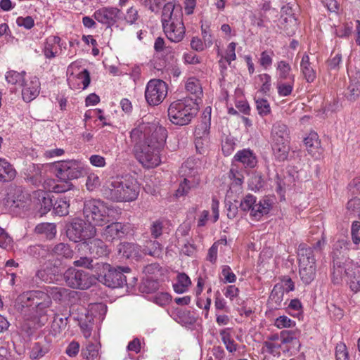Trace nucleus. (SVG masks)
<instances>
[{
    "label": "nucleus",
    "instance_id": "obj_1",
    "mask_svg": "<svg viewBox=\"0 0 360 360\" xmlns=\"http://www.w3.org/2000/svg\"><path fill=\"white\" fill-rule=\"evenodd\" d=\"M130 142L136 159L147 168L160 163V150L167 139V130L158 122H141L130 131Z\"/></svg>",
    "mask_w": 360,
    "mask_h": 360
},
{
    "label": "nucleus",
    "instance_id": "obj_2",
    "mask_svg": "<svg viewBox=\"0 0 360 360\" xmlns=\"http://www.w3.org/2000/svg\"><path fill=\"white\" fill-rule=\"evenodd\" d=\"M139 193V186L131 176L111 177L103 188V196L112 201L130 202L136 200Z\"/></svg>",
    "mask_w": 360,
    "mask_h": 360
},
{
    "label": "nucleus",
    "instance_id": "obj_3",
    "mask_svg": "<svg viewBox=\"0 0 360 360\" xmlns=\"http://www.w3.org/2000/svg\"><path fill=\"white\" fill-rule=\"evenodd\" d=\"M162 25L167 39L175 43L181 41L185 34L182 14L177 11L173 1L166 3L162 8Z\"/></svg>",
    "mask_w": 360,
    "mask_h": 360
},
{
    "label": "nucleus",
    "instance_id": "obj_4",
    "mask_svg": "<svg viewBox=\"0 0 360 360\" xmlns=\"http://www.w3.org/2000/svg\"><path fill=\"white\" fill-rule=\"evenodd\" d=\"M192 98L177 100L172 103L168 108L169 120L176 125L188 124L197 115L198 107Z\"/></svg>",
    "mask_w": 360,
    "mask_h": 360
},
{
    "label": "nucleus",
    "instance_id": "obj_5",
    "mask_svg": "<svg viewBox=\"0 0 360 360\" xmlns=\"http://www.w3.org/2000/svg\"><path fill=\"white\" fill-rule=\"evenodd\" d=\"M22 307H30L39 319L41 325L44 326L48 319L47 311L52 304L49 295L42 290H30L20 297Z\"/></svg>",
    "mask_w": 360,
    "mask_h": 360
},
{
    "label": "nucleus",
    "instance_id": "obj_6",
    "mask_svg": "<svg viewBox=\"0 0 360 360\" xmlns=\"http://www.w3.org/2000/svg\"><path fill=\"white\" fill-rule=\"evenodd\" d=\"M103 269L104 274L98 275V280L109 288H120L124 284L127 286L133 285L136 281L134 276L125 275L131 273V269L128 266H117L113 268L109 264H104Z\"/></svg>",
    "mask_w": 360,
    "mask_h": 360
},
{
    "label": "nucleus",
    "instance_id": "obj_7",
    "mask_svg": "<svg viewBox=\"0 0 360 360\" xmlns=\"http://www.w3.org/2000/svg\"><path fill=\"white\" fill-rule=\"evenodd\" d=\"M83 214L94 226H103L108 221L109 210L101 200L89 199L84 202Z\"/></svg>",
    "mask_w": 360,
    "mask_h": 360
},
{
    "label": "nucleus",
    "instance_id": "obj_8",
    "mask_svg": "<svg viewBox=\"0 0 360 360\" xmlns=\"http://www.w3.org/2000/svg\"><path fill=\"white\" fill-rule=\"evenodd\" d=\"M239 207L243 212H250V217L254 220L259 221L264 215L270 212L272 202L267 197L257 202V198L248 193L240 201Z\"/></svg>",
    "mask_w": 360,
    "mask_h": 360
},
{
    "label": "nucleus",
    "instance_id": "obj_9",
    "mask_svg": "<svg viewBox=\"0 0 360 360\" xmlns=\"http://www.w3.org/2000/svg\"><path fill=\"white\" fill-rule=\"evenodd\" d=\"M51 167L60 181H70L82 176L83 166L81 162L75 160L56 162Z\"/></svg>",
    "mask_w": 360,
    "mask_h": 360
},
{
    "label": "nucleus",
    "instance_id": "obj_10",
    "mask_svg": "<svg viewBox=\"0 0 360 360\" xmlns=\"http://www.w3.org/2000/svg\"><path fill=\"white\" fill-rule=\"evenodd\" d=\"M67 233L70 239L75 242L78 240L85 242L95 236L96 229L91 223L77 219L71 223Z\"/></svg>",
    "mask_w": 360,
    "mask_h": 360
},
{
    "label": "nucleus",
    "instance_id": "obj_11",
    "mask_svg": "<svg viewBox=\"0 0 360 360\" xmlns=\"http://www.w3.org/2000/svg\"><path fill=\"white\" fill-rule=\"evenodd\" d=\"M167 95V84L163 80L150 79L146 87L145 98L150 105H158Z\"/></svg>",
    "mask_w": 360,
    "mask_h": 360
},
{
    "label": "nucleus",
    "instance_id": "obj_12",
    "mask_svg": "<svg viewBox=\"0 0 360 360\" xmlns=\"http://www.w3.org/2000/svg\"><path fill=\"white\" fill-rule=\"evenodd\" d=\"M68 285L72 288L88 289L94 282V278L84 271L69 268L63 275Z\"/></svg>",
    "mask_w": 360,
    "mask_h": 360
},
{
    "label": "nucleus",
    "instance_id": "obj_13",
    "mask_svg": "<svg viewBox=\"0 0 360 360\" xmlns=\"http://www.w3.org/2000/svg\"><path fill=\"white\" fill-rule=\"evenodd\" d=\"M129 231V224L112 222L103 229L102 236L105 240L112 242L124 238Z\"/></svg>",
    "mask_w": 360,
    "mask_h": 360
},
{
    "label": "nucleus",
    "instance_id": "obj_14",
    "mask_svg": "<svg viewBox=\"0 0 360 360\" xmlns=\"http://www.w3.org/2000/svg\"><path fill=\"white\" fill-rule=\"evenodd\" d=\"M121 14V11L117 8H102L95 11L94 17L98 22L110 27L117 22Z\"/></svg>",
    "mask_w": 360,
    "mask_h": 360
},
{
    "label": "nucleus",
    "instance_id": "obj_15",
    "mask_svg": "<svg viewBox=\"0 0 360 360\" xmlns=\"http://www.w3.org/2000/svg\"><path fill=\"white\" fill-rule=\"evenodd\" d=\"M82 248L89 250V255L94 258H99L108 255L110 250L106 244L101 239L91 238L81 244Z\"/></svg>",
    "mask_w": 360,
    "mask_h": 360
},
{
    "label": "nucleus",
    "instance_id": "obj_16",
    "mask_svg": "<svg viewBox=\"0 0 360 360\" xmlns=\"http://www.w3.org/2000/svg\"><path fill=\"white\" fill-rule=\"evenodd\" d=\"M33 198L41 216L46 214L53 207V203L50 195L42 190L35 191Z\"/></svg>",
    "mask_w": 360,
    "mask_h": 360
},
{
    "label": "nucleus",
    "instance_id": "obj_17",
    "mask_svg": "<svg viewBox=\"0 0 360 360\" xmlns=\"http://www.w3.org/2000/svg\"><path fill=\"white\" fill-rule=\"evenodd\" d=\"M51 347V340L50 338L46 336L39 337L32 348L30 358L37 359L44 356L50 351Z\"/></svg>",
    "mask_w": 360,
    "mask_h": 360
},
{
    "label": "nucleus",
    "instance_id": "obj_18",
    "mask_svg": "<svg viewBox=\"0 0 360 360\" xmlns=\"http://www.w3.org/2000/svg\"><path fill=\"white\" fill-rule=\"evenodd\" d=\"M308 153L316 158H319L322 153L321 142L316 132L311 131L304 140Z\"/></svg>",
    "mask_w": 360,
    "mask_h": 360
},
{
    "label": "nucleus",
    "instance_id": "obj_19",
    "mask_svg": "<svg viewBox=\"0 0 360 360\" xmlns=\"http://www.w3.org/2000/svg\"><path fill=\"white\" fill-rule=\"evenodd\" d=\"M22 90V98L26 102H30L35 98L39 93L40 83L36 77L31 78L30 83L24 82Z\"/></svg>",
    "mask_w": 360,
    "mask_h": 360
},
{
    "label": "nucleus",
    "instance_id": "obj_20",
    "mask_svg": "<svg viewBox=\"0 0 360 360\" xmlns=\"http://www.w3.org/2000/svg\"><path fill=\"white\" fill-rule=\"evenodd\" d=\"M271 137L274 142H290V131L288 127L281 122H276L271 129Z\"/></svg>",
    "mask_w": 360,
    "mask_h": 360
},
{
    "label": "nucleus",
    "instance_id": "obj_21",
    "mask_svg": "<svg viewBox=\"0 0 360 360\" xmlns=\"http://www.w3.org/2000/svg\"><path fill=\"white\" fill-rule=\"evenodd\" d=\"M25 175V180L35 186H39L44 179L41 166L35 164H31L27 167Z\"/></svg>",
    "mask_w": 360,
    "mask_h": 360
},
{
    "label": "nucleus",
    "instance_id": "obj_22",
    "mask_svg": "<svg viewBox=\"0 0 360 360\" xmlns=\"http://www.w3.org/2000/svg\"><path fill=\"white\" fill-rule=\"evenodd\" d=\"M208 125L207 122L202 123L200 126L195 128V146L197 151L199 153H203L205 152V142L207 141V136L208 135L207 131Z\"/></svg>",
    "mask_w": 360,
    "mask_h": 360
},
{
    "label": "nucleus",
    "instance_id": "obj_23",
    "mask_svg": "<svg viewBox=\"0 0 360 360\" xmlns=\"http://www.w3.org/2000/svg\"><path fill=\"white\" fill-rule=\"evenodd\" d=\"M229 178L233 181L231 184L230 189L227 193V195L229 198H231V194L233 192L238 193H242V184L243 183L244 176L240 172L232 167L229 172Z\"/></svg>",
    "mask_w": 360,
    "mask_h": 360
},
{
    "label": "nucleus",
    "instance_id": "obj_24",
    "mask_svg": "<svg viewBox=\"0 0 360 360\" xmlns=\"http://www.w3.org/2000/svg\"><path fill=\"white\" fill-rule=\"evenodd\" d=\"M316 253L311 247L308 246L305 243H302L299 245L297 250V256L299 264H316L315 259Z\"/></svg>",
    "mask_w": 360,
    "mask_h": 360
},
{
    "label": "nucleus",
    "instance_id": "obj_25",
    "mask_svg": "<svg viewBox=\"0 0 360 360\" xmlns=\"http://www.w3.org/2000/svg\"><path fill=\"white\" fill-rule=\"evenodd\" d=\"M60 38L57 36L49 37L44 44V54L46 58H55L58 52Z\"/></svg>",
    "mask_w": 360,
    "mask_h": 360
},
{
    "label": "nucleus",
    "instance_id": "obj_26",
    "mask_svg": "<svg viewBox=\"0 0 360 360\" xmlns=\"http://www.w3.org/2000/svg\"><path fill=\"white\" fill-rule=\"evenodd\" d=\"M200 184V179L193 176H187L179 184L176 195L178 197L187 195L192 188H196Z\"/></svg>",
    "mask_w": 360,
    "mask_h": 360
},
{
    "label": "nucleus",
    "instance_id": "obj_27",
    "mask_svg": "<svg viewBox=\"0 0 360 360\" xmlns=\"http://www.w3.org/2000/svg\"><path fill=\"white\" fill-rule=\"evenodd\" d=\"M300 68L304 79L308 83L314 82L316 78V72L312 67L311 63L309 61V57L307 54H304L302 56L300 63Z\"/></svg>",
    "mask_w": 360,
    "mask_h": 360
},
{
    "label": "nucleus",
    "instance_id": "obj_28",
    "mask_svg": "<svg viewBox=\"0 0 360 360\" xmlns=\"http://www.w3.org/2000/svg\"><path fill=\"white\" fill-rule=\"evenodd\" d=\"M16 171L6 159L0 158V181L9 182L14 179Z\"/></svg>",
    "mask_w": 360,
    "mask_h": 360
},
{
    "label": "nucleus",
    "instance_id": "obj_29",
    "mask_svg": "<svg viewBox=\"0 0 360 360\" xmlns=\"http://www.w3.org/2000/svg\"><path fill=\"white\" fill-rule=\"evenodd\" d=\"M284 296V287L281 284L274 285L269 298V304L271 308L281 307Z\"/></svg>",
    "mask_w": 360,
    "mask_h": 360
},
{
    "label": "nucleus",
    "instance_id": "obj_30",
    "mask_svg": "<svg viewBox=\"0 0 360 360\" xmlns=\"http://www.w3.org/2000/svg\"><path fill=\"white\" fill-rule=\"evenodd\" d=\"M299 273L301 280L305 284L310 283L315 278L316 264H299Z\"/></svg>",
    "mask_w": 360,
    "mask_h": 360
},
{
    "label": "nucleus",
    "instance_id": "obj_31",
    "mask_svg": "<svg viewBox=\"0 0 360 360\" xmlns=\"http://www.w3.org/2000/svg\"><path fill=\"white\" fill-rule=\"evenodd\" d=\"M234 160L249 167H254L257 162L256 158L252 152L247 149L238 151L235 155Z\"/></svg>",
    "mask_w": 360,
    "mask_h": 360
},
{
    "label": "nucleus",
    "instance_id": "obj_32",
    "mask_svg": "<svg viewBox=\"0 0 360 360\" xmlns=\"http://www.w3.org/2000/svg\"><path fill=\"white\" fill-rule=\"evenodd\" d=\"M290 142H274L272 143V150L274 156L279 161H284L288 156L290 150Z\"/></svg>",
    "mask_w": 360,
    "mask_h": 360
},
{
    "label": "nucleus",
    "instance_id": "obj_33",
    "mask_svg": "<svg viewBox=\"0 0 360 360\" xmlns=\"http://www.w3.org/2000/svg\"><path fill=\"white\" fill-rule=\"evenodd\" d=\"M360 96V77L350 78V83L347 87L345 94L347 100L350 101H356Z\"/></svg>",
    "mask_w": 360,
    "mask_h": 360
},
{
    "label": "nucleus",
    "instance_id": "obj_34",
    "mask_svg": "<svg viewBox=\"0 0 360 360\" xmlns=\"http://www.w3.org/2000/svg\"><path fill=\"white\" fill-rule=\"evenodd\" d=\"M50 251L52 255L61 258L70 259L73 257V251L70 245L63 243L55 245Z\"/></svg>",
    "mask_w": 360,
    "mask_h": 360
},
{
    "label": "nucleus",
    "instance_id": "obj_35",
    "mask_svg": "<svg viewBox=\"0 0 360 360\" xmlns=\"http://www.w3.org/2000/svg\"><path fill=\"white\" fill-rule=\"evenodd\" d=\"M61 184H56L53 179H49L45 181V184L49 185V187L44 186V188L51 190L54 193H65L70 191L74 188V185L69 181H60Z\"/></svg>",
    "mask_w": 360,
    "mask_h": 360
},
{
    "label": "nucleus",
    "instance_id": "obj_36",
    "mask_svg": "<svg viewBox=\"0 0 360 360\" xmlns=\"http://www.w3.org/2000/svg\"><path fill=\"white\" fill-rule=\"evenodd\" d=\"M186 89L188 92L195 96L193 101L200 98L202 96V89L200 81L195 77H190L186 83Z\"/></svg>",
    "mask_w": 360,
    "mask_h": 360
},
{
    "label": "nucleus",
    "instance_id": "obj_37",
    "mask_svg": "<svg viewBox=\"0 0 360 360\" xmlns=\"http://www.w3.org/2000/svg\"><path fill=\"white\" fill-rule=\"evenodd\" d=\"M37 234H41L47 239H53L56 234V226L51 223H41L38 224L34 229Z\"/></svg>",
    "mask_w": 360,
    "mask_h": 360
},
{
    "label": "nucleus",
    "instance_id": "obj_38",
    "mask_svg": "<svg viewBox=\"0 0 360 360\" xmlns=\"http://www.w3.org/2000/svg\"><path fill=\"white\" fill-rule=\"evenodd\" d=\"M143 252L146 255L159 257L162 252V245L156 240H146L143 246Z\"/></svg>",
    "mask_w": 360,
    "mask_h": 360
},
{
    "label": "nucleus",
    "instance_id": "obj_39",
    "mask_svg": "<svg viewBox=\"0 0 360 360\" xmlns=\"http://www.w3.org/2000/svg\"><path fill=\"white\" fill-rule=\"evenodd\" d=\"M117 251L123 257L129 258L136 256L139 253V248L134 243L124 242L118 245Z\"/></svg>",
    "mask_w": 360,
    "mask_h": 360
},
{
    "label": "nucleus",
    "instance_id": "obj_40",
    "mask_svg": "<svg viewBox=\"0 0 360 360\" xmlns=\"http://www.w3.org/2000/svg\"><path fill=\"white\" fill-rule=\"evenodd\" d=\"M294 83V77H291L290 79H288V82H285V80H277L276 88L278 95L283 97L290 96L292 94Z\"/></svg>",
    "mask_w": 360,
    "mask_h": 360
},
{
    "label": "nucleus",
    "instance_id": "obj_41",
    "mask_svg": "<svg viewBox=\"0 0 360 360\" xmlns=\"http://www.w3.org/2000/svg\"><path fill=\"white\" fill-rule=\"evenodd\" d=\"M191 285L190 278L185 273H180L177 276V283L173 285V288L176 292L184 293Z\"/></svg>",
    "mask_w": 360,
    "mask_h": 360
},
{
    "label": "nucleus",
    "instance_id": "obj_42",
    "mask_svg": "<svg viewBox=\"0 0 360 360\" xmlns=\"http://www.w3.org/2000/svg\"><path fill=\"white\" fill-rule=\"evenodd\" d=\"M45 292L49 295L51 300L60 301L68 295V290L63 287H50L45 288Z\"/></svg>",
    "mask_w": 360,
    "mask_h": 360
},
{
    "label": "nucleus",
    "instance_id": "obj_43",
    "mask_svg": "<svg viewBox=\"0 0 360 360\" xmlns=\"http://www.w3.org/2000/svg\"><path fill=\"white\" fill-rule=\"evenodd\" d=\"M230 328H224L219 332V335L221 341L224 344L226 349L231 353H233L237 350L238 346L235 343L233 339L231 338V333L229 332Z\"/></svg>",
    "mask_w": 360,
    "mask_h": 360
},
{
    "label": "nucleus",
    "instance_id": "obj_44",
    "mask_svg": "<svg viewBox=\"0 0 360 360\" xmlns=\"http://www.w3.org/2000/svg\"><path fill=\"white\" fill-rule=\"evenodd\" d=\"M276 69L278 72L277 80H288L290 79L291 77H295V75L291 74L292 68L290 64L285 60L278 62Z\"/></svg>",
    "mask_w": 360,
    "mask_h": 360
},
{
    "label": "nucleus",
    "instance_id": "obj_45",
    "mask_svg": "<svg viewBox=\"0 0 360 360\" xmlns=\"http://www.w3.org/2000/svg\"><path fill=\"white\" fill-rule=\"evenodd\" d=\"M70 203L66 198H58L53 205L54 213L58 216H65L69 212Z\"/></svg>",
    "mask_w": 360,
    "mask_h": 360
},
{
    "label": "nucleus",
    "instance_id": "obj_46",
    "mask_svg": "<svg viewBox=\"0 0 360 360\" xmlns=\"http://www.w3.org/2000/svg\"><path fill=\"white\" fill-rule=\"evenodd\" d=\"M346 257L343 252L339 250H334L332 252L333 269H340L344 271V265Z\"/></svg>",
    "mask_w": 360,
    "mask_h": 360
},
{
    "label": "nucleus",
    "instance_id": "obj_47",
    "mask_svg": "<svg viewBox=\"0 0 360 360\" xmlns=\"http://www.w3.org/2000/svg\"><path fill=\"white\" fill-rule=\"evenodd\" d=\"M25 72L19 73L16 71L11 70L6 72V79L8 83L11 84L24 85Z\"/></svg>",
    "mask_w": 360,
    "mask_h": 360
},
{
    "label": "nucleus",
    "instance_id": "obj_48",
    "mask_svg": "<svg viewBox=\"0 0 360 360\" xmlns=\"http://www.w3.org/2000/svg\"><path fill=\"white\" fill-rule=\"evenodd\" d=\"M256 108L261 116H266L271 112L269 101L264 98H255Z\"/></svg>",
    "mask_w": 360,
    "mask_h": 360
},
{
    "label": "nucleus",
    "instance_id": "obj_49",
    "mask_svg": "<svg viewBox=\"0 0 360 360\" xmlns=\"http://www.w3.org/2000/svg\"><path fill=\"white\" fill-rule=\"evenodd\" d=\"M98 346L93 343L87 344L86 347L83 349L82 351V356L88 360L94 359L95 357L98 356Z\"/></svg>",
    "mask_w": 360,
    "mask_h": 360
},
{
    "label": "nucleus",
    "instance_id": "obj_50",
    "mask_svg": "<svg viewBox=\"0 0 360 360\" xmlns=\"http://www.w3.org/2000/svg\"><path fill=\"white\" fill-rule=\"evenodd\" d=\"M298 334H300V332L297 330H282L280 334L281 338V342L283 344L291 343L295 340H297Z\"/></svg>",
    "mask_w": 360,
    "mask_h": 360
},
{
    "label": "nucleus",
    "instance_id": "obj_51",
    "mask_svg": "<svg viewBox=\"0 0 360 360\" xmlns=\"http://www.w3.org/2000/svg\"><path fill=\"white\" fill-rule=\"evenodd\" d=\"M67 322V317H61L59 315H56L54 316L51 327L55 332L59 333L62 329L66 327L68 323Z\"/></svg>",
    "mask_w": 360,
    "mask_h": 360
},
{
    "label": "nucleus",
    "instance_id": "obj_52",
    "mask_svg": "<svg viewBox=\"0 0 360 360\" xmlns=\"http://www.w3.org/2000/svg\"><path fill=\"white\" fill-rule=\"evenodd\" d=\"M153 302L160 306H165L172 300L171 295L167 292H158L153 297Z\"/></svg>",
    "mask_w": 360,
    "mask_h": 360
},
{
    "label": "nucleus",
    "instance_id": "obj_53",
    "mask_svg": "<svg viewBox=\"0 0 360 360\" xmlns=\"http://www.w3.org/2000/svg\"><path fill=\"white\" fill-rule=\"evenodd\" d=\"M295 322L286 316H281L275 321V326L278 328H291L295 326Z\"/></svg>",
    "mask_w": 360,
    "mask_h": 360
},
{
    "label": "nucleus",
    "instance_id": "obj_54",
    "mask_svg": "<svg viewBox=\"0 0 360 360\" xmlns=\"http://www.w3.org/2000/svg\"><path fill=\"white\" fill-rule=\"evenodd\" d=\"M336 360H349L347 347L343 343L338 344L335 347Z\"/></svg>",
    "mask_w": 360,
    "mask_h": 360
},
{
    "label": "nucleus",
    "instance_id": "obj_55",
    "mask_svg": "<svg viewBox=\"0 0 360 360\" xmlns=\"http://www.w3.org/2000/svg\"><path fill=\"white\" fill-rule=\"evenodd\" d=\"M347 209L351 214H356L360 212V198H354L347 203Z\"/></svg>",
    "mask_w": 360,
    "mask_h": 360
},
{
    "label": "nucleus",
    "instance_id": "obj_56",
    "mask_svg": "<svg viewBox=\"0 0 360 360\" xmlns=\"http://www.w3.org/2000/svg\"><path fill=\"white\" fill-rule=\"evenodd\" d=\"M236 44L235 42H231L227 47L224 60L229 63V65L231 64V61L235 60L236 58Z\"/></svg>",
    "mask_w": 360,
    "mask_h": 360
},
{
    "label": "nucleus",
    "instance_id": "obj_57",
    "mask_svg": "<svg viewBox=\"0 0 360 360\" xmlns=\"http://www.w3.org/2000/svg\"><path fill=\"white\" fill-rule=\"evenodd\" d=\"M100 185V179L98 176L94 174H91L88 176L86 186L88 190L93 191Z\"/></svg>",
    "mask_w": 360,
    "mask_h": 360
},
{
    "label": "nucleus",
    "instance_id": "obj_58",
    "mask_svg": "<svg viewBox=\"0 0 360 360\" xmlns=\"http://www.w3.org/2000/svg\"><path fill=\"white\" fill-rule=\"evenodd\" d=\"M163 225L162 223L160 221H155L153 222L150 227V233L151 235L157 238L162 235V233Z\"/></svg>",
    "mask_w": 360,
    "mask_h": 360
},
{
    "label": "nucleus",
    "instance_id": "obj_59",
    "mask_svg": "<svg viewBox=\"0 0 360 360\" xmlns=\"http://www.w3.org/2000/svg\"><path fill=\"white\" fill-rule=\"evenodd\" d=\"M16 22L19 26L24 27L26 29H30L34 25V20L30 16H27L25 18L19 17L17 18Z\"/></svg>",
    "mask_w": 360,
    "mask_h": 360
},
{
    "label": "nucleus",
    "instance_id": "obj_60",
    "mask_svg": "<svg viewBox=\"0 0 360 360\" xmlns=\"http://www.w3.org/2000/svg\"><path fill=\"white\" fill-rule=\"evenodd\" d=\"M272 58L270 54L266 51L262 52L260 58H259V63L260 65L265 69H267L269 67H270L272 64Z\"/></svg>",
    "mask_w": 360,
    "mask_h": 360
},
{
    "label": "nucleus",
    "instance_id": "obj_61",
    "mask_svg": "<svg viewBox=\"0 0 360 360\" xmlns=\"http://www.w3.org/2000/svg\"><path fill=\"white\" fill-rule=\"evenodd\" d=\"M349 285L351 290L354 292L360 291V277H358V273L353 276L349 275Z\"/></svg>",
    "mask_w": 360,
    "mask_h": 360
},
{
    "label": "nucleus",
    "instance_id": "obj_62",
    "mask_svg": "<svg viewBox=\"0 0 360 360\" xmlns=\"http://www.w3.org/2000/svg\"><path fill=\"white\" fill-rule=\"evenodd\" d=\"M321 3L330 12L337 13L339 11V4L336 0H321Z\"/></svg>",
    "mask_w": 360,
    "mask_h": 360
},
{
    "label": "nucleus",
    "instance_id": "obj_63",
    "mask_svg": "<svg viewBox=\"0 0 360 360\" xmlns=\"http://www.w3.org/2000/svg\"><path fill=\"white\" fill-rule=\"evenodd\" d=\"M139 17L138 11L136 9L134 8L133 7H131L127 10V14L124 17L125 20L127 23L133 24L134 23Z\"/></svg>",
    "mask_w": 360,
    "mask_h": 360
},
{
    "label": "nucleus",
    "instance_id": "obj_64",
    "mask_svg": "<svg viewBox=\"0 0 360 360\" xmlns=\"http://www.w3.org/2000/svg\"><path fill=\"white\" fill-rule=\"evenodd\" d=\"M221 274L224 276L226 282L233 283L236 280V275L231 271V268L229 266H224L223 267Z\"/></svg>",
    "mask_w": 360,
    "mask_h": 360
}]
</instances>
